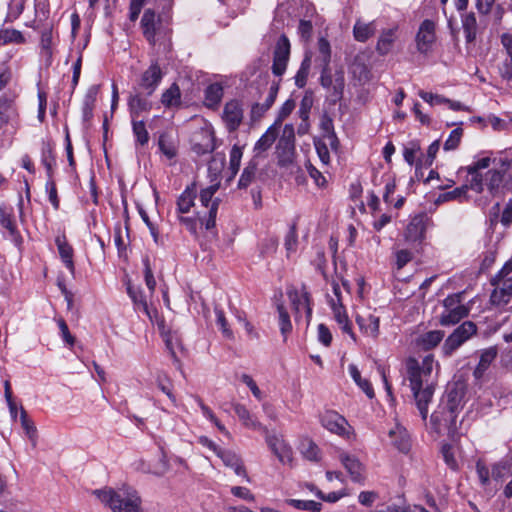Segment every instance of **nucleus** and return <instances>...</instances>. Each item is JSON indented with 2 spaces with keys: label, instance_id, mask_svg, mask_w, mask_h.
I'll use <instances>...</instances> for the list:
<instances>
[{
  "label": "nucleus",
  "instance_id": "nucleus-43",
  "mask_svg": "<svg viewBox=\"0 0 512 512\" xmlns=\"http://www.w3.org/2000/svg\"><path fill=\"white\" fill-rule=\"evenodd\" d=\"M98 94V86H91L84 99L83 103V118L84 120H89L93 116V109L96 102V97Z\"/></svg>",
  "mask_w": 512,
  "mask_h": 512
},
{
  "label": "nucleus",
  "instance_id": "nucleus-53",
  "mask_svg": "<svg viewBox=\"0 0 512 512\" xmlns=\"http://www.w3.org/2000/svg\"><path fill=\"white\" fill-rule=\"evenodd\" d=\"M287 503L296 509L312 511L321 510V503L312 500L289 499Z\"/></svg>",
  "mask_w": 512,
  "mask_h": 512
},
{
  "label": "nucleus",
  "instance_id": "nucleus-12",
  "mask_svg": "<svg viewBox=\"0 0 512 512\" xmlns=\"http://www.w3.org/2000/svg\"><path fill=\"white\" fill-rule=\"evenodd\" d=\"M164 73L157 62H153L141 75L139 88L147 96H151L160 85Z\"/></svg>",
  "mask_w": 512,
  "mask_h": 512
},
{
  "label": "nucleus",
  "instance_id": "nucleus-38",
  "mask_svg": "<svg viewBox=\"0 0 512 512\" xmlns=\"http://www.w3.org/2000/svg\"><path fill=\"white\" fill-rule=\"evenodd\" d=\"M317 48L318 56L316 57L315 62L320 67L329 66L331 61V46L329 41L324 37H320L318 39Z\"/></svg>",
  "mask_w": 512,
  "mask_h": 512
},
{
  "label": "nucleus",
  "instance_id": "nucleus-6",
  "mask_svg": "<svg viewBox=\"0 0 512 512\" xmlns=\"http://www.w3.org/2000/svg\"><path fill=\"white\" fill-rule=\"evenodd\" d=\"M322 426L344 439H350L353 435L352 427L348 421L335 411H327L321 416Z\"/></svg>",
  "mask_w": 512,
  "mask_h": 512
},
{
  "label": "nucleus",
  "instance_id": "nucleus-46",
  "mask_svg": "<svg viewBox=\"0 0 512 512\" xmlns=\"http://www.w3.org/2000/svg\"><path fill=\"white\" fill-rule=\"evenodd\" d=\"M470 189L469 182L465 185H462L461 187H457L452 191H448L445 193H442L438 196L435 203L440 204L447 201H452L455 199H460L461 197L465 196L467 193V190Z\"/></svg>",
  "mask_w": 512,
  "mask_h": 512
},
{
  "label": "nucleus",
  "instance_id": "nucleus-2",
  "mask_svg": "<svg viewBox=\"0 0 512 512\" xmlns=\"http://www.w3.org/2000/svg\"><path fill=\"white\" fill-rule=\"evenodd\" d=\"M92 494L112 512H142V500L138 492L126 484L117 489L110 487L96 489Z\"/></svg>",
  "mask_w": 512,
  "mask_h": 512
},
{
  "label": "nucleus",
  "instance_id": "nucleus-36",
  "mask_svg": "<svg viewBox=\"0 0 512 512\" xmlns=\"http://www.w3.org/2000/svg\"><path fill=\"white\" fill-rule=\"evenodd\" d=\"M223 97V87L219 83H213L205 89L204 103L209 108H216Z\"/></svg>",
  "mask_w": 512,
  "mask_h": 512
},
{
  "label": "nucleus",
  "instance_id": "nucleus-51",
  "mask_svg": "<svg viewBox=\"0 0 512 512\" xmlns=\"http://www.w3.org/2000/svg\"><path fill=\"white\" fill-rule=\"evenodd\" d=\"M24 41L23 35L20 31L15 29L0 30V45L7 43H22Z\"/></svg>",
  "mask_w": 512,
  "mask_h": 512
},
{
  "label": "nucleus",
  "instance_id": "nucleus-21",
  "mask_svg": "<svg viewBox=\"0 0 512 512\" xmlns=\"http://www.w3.org/2000/svg\"><path fill=\"white\" fill-rule=\"evenodd\" d=\"M140 24L144 37L151 45H154L156 42L157 26L160 24V20L156 17L155 12L151 9L145 10Z\"/></svg>",
  "mask_w": 512,
  "mask_h": 512
},
{
  "label": "nucleus",
  "instance_id": "nucleus-16",
  "mask_svg": "<svg viewBox=\"0 0 512 512\" xmlns=\"http://www.w3.org/2000/svg\"><path fill=\"white\" fill-rule=\"evenodd\" d=\"M493 290L490 295V304L495 307H503L512 299V278H506L504 281H497L491 284Z\"/></svg>",
  "mask_w": 512,
  "mask_h": 512
},
{
  "label": "nucleus",
  "instance_id": "nucleus-42",
  "mask_svg": "<svg viewBox=\"0 0 512 512\" xmlns=\"http://www.w3.org/2000/svg\"><path fill=\"white\" fill-rule=\"evenodd\" d=\"M395 33L396 29H388L381 33L377 43V51L381 55H386L390 52L396 38Z\"/></svg>",
  "mask_w": 512,
  "mask_h": 512
},
{
  "label": "nucleus",
  "instance_id": "nucleus-33",
  "mask_svg": "<svg viewBox=\"0 0 512 512\" xmlns=\"http://www.w3.org/2000/svg\"><path fill=\"white\" fill-rule=\"evenodd\" d=\"M491 475L494 480L499 482H505L512 478V456L495 464Z\"/></svg>",
  "mask_w": 512,
  "mask_h": 512
},
{
  "label": "nucleus",
  "instance_id": "nucleus-56",
  "mask_svg": "<svg viewBox=\"0 0 512 512\" xmlns=\"http://www.w3.org/2000/svg\"><path fill=\"white\" fill-rule=\"evenodd\" d=\"M463 135V130L459 127L453 129L444 143V150H454L460 144L461 138Z\"/></svg>",
  "mask_w": 512,
  "mask_h": 512
},
{
  "label": "nucleus",
  "instance_id": "nucleus-50",
  "mask_svg": "<svg viewBox=\"0 0 512 512\" xmlns=\"http://www.w3.org/2000/svg\"><path fill=\"white\" fill-rule=\"evenodd\" d=\"M345 87V78L343 71H336L333 77V83L331 86V93L336 99H341Z\"/></svg>",
  "mask_w": 512,
  "mask_h": 512
},
{
  "label": "nucleus",
  "instance_id": "nucleus-3",
  "mask_svg": "<svg viewBox=\"0 0 512 512\" xmlns=\"http://www.w3.org/2000/svg\"><path fill=\"white\" fill-rule=\"evenodd\" d=\"M469 313V309L462 303V293L448 295L443 300V311L439 316L442 326H452L460 322Z\"/></svg>",
  "mask_w": 512,
  "mask_h": 512
},
{
  "label": "nucleus",
  "instance_id": "nucleus-4",
  "mask_svg": "<svg viewBox=\"0 0 512 512\" xmlns=\"http://www.w3.org/2000/svg\"><path fill=\"white\" fill-rule=\"evenodd\" d=\"M333 297H328V303L334 315V319L338 323L340 329L347 333L354 341L356 336L352 331V324L348 318L345 307L342 303L341 289L338 283H332Z\"/></svg>",
  "mask_w": 512,
  "mask_h": 512
},
{
  "label": "nucleus",
  "instance_id": "nucleus-34",
  "mask_svg": "<svg viewBox=\"0 0 512 512\" xmlns=\"http://www.w3.org/2000/svg\"><path fill=\"white\" fill-rule=\"evenodd\" d=\"M161 103L165 108H173L181 105V92L176 83H173L162 93Z\"/></svg>",
  "mask_w": 512,
  "mask_h": 512
},
{
  "label": "nucleus",
  "instance_id": "nucleus-8",
  "mask_svg": "<svg viewBox=\"0 0 512 512\" xmlns=\"http://www.w3.org/2000/svg\"><path fill=\"white\" fill-rule=\"evenodd\" d=\"M287 296L293 307L295 319L298 320L301 316V312L305 311L307 322L309 323L312 315V307L310 294L306 291V288L303 286L301 291H299L291 287L287 290Z\"/></svg>",
  "mask_w": 512,
  "mask_h": 512
},
{
  "label": "nucleus",
  "instance_id": "nucleus-35",
  "mask_svg": "<svg viewBox=\"0 0 512 512\" xmlns=\"http://www.w3.org/2000/svg\"><path fill=\"white\" fill-rule=\"evenodd\" d=\"M258 159L253 157L247 166L244 168L240 179L238 181L239 188H247L250 184L254 182L256 179L257 171H258Z\"/></svg>",
  "mask_w": 512,
  "mask_h": 512
},
{
  "label": "nucleus",
  "instance_id": "nucleus-1",
  "mask_svg": "<svg viewBox=\"0 0 512 512\" xmlns=\"http://www.w3.org/2000/svg\"><path fill=\"white\" fill-rule=\"evenodd\" d=\"M433 363L434 359L432 355L425 356L421 363L415 358H409L406 362L410 387L423 420L427 418L428 404L434 393V387L432 383L429 382V377L433 370Z\"/></svg>",
  "mask_w": 512,
  "mask_h": 512
},
{
  "label": "nucleus",
  "instance_id": "nucleus-15",
  "mask_svg": "<svg viewBox=\"0 0 512 512\" xmlns=\"http://www.w3.org/2000/svg\"><path fill=\"white\" fill-rule=\"evenodd\" d=\"M222 119L229 132L236 131L243 120V108L238 100H231L224 106Z\"/></svg>",
  "mask_w": 512,
  "mask_h": 512
},
{
  "label": "nucleus",
  "instance_id": "nucleus-48",
  "mask_svg": "<svg viewBox=\"0 0 512 512\" xmlns=\"http://www.w3.org/2000/svg\"><path fill=\"white\" fill-rule=\"evenodd\" d=\"M132 128L133 133L136 137V141L140 145H145L149 141V134L146 129L144 121H137L136 119H132Z\"/></svg>",
  "mask_w": 512,
  "mask_h": 512
},
{
  "label": "nucleus",
  "instance_id": "nucleus-49",
  "mask_svg": "<svg viewBox=\"0 0 512 512\" xmlns=\"http://www.w3.org/2000/svg\"><path fill=\"white\" fill-rule=\"evenodd\" d=\"M20 420H21L23 429L25 430L27 436L29 437V439L31 441V445L36 446V441H35V436L37 433L36 427L28 419L27 413L22 406L20 407Z\"/></svg>",
  "mask_w": 512,
  "mask_h": 512
},
{
  "label": "nucleus",
  "instance_id": "nucleus-13",
  "mask_svg": "<svg viewBox=\"0 0 512 512\" xmlns=\"http://www.w3.org/2000/svg\"><path fill=\"white\" fill-rule=\"evenodd\" d=\"M491 158L482 157L474 161L471 165L467 166L466 170L470 178L468 179L469 187L471 190L482 193L484 191L483 174L482 170L490 166Z\"/></svg>",
  "mask_w": 512,
  "mask_h": 512
},
{
  "label": "nucleus",
  "instance_id": "nucleus-11",
  "mask_svg": "<svg viewBox=\"0 0 512 512\" xmlns=\"http://www.w3.org/2000/svg\"><path fill=\"white\" fill-rule=\"evenodd\" d=\"M483 184L492 197H500L510 189L509 183L505 180V173L496 169H490L485 173Z\"/></svg>",
  "mask_w": 512,
  "mask_h": 512
},
{
  "label": "nucleus",
  "instance_id": "nucleus-63",
  "mask_svg": "<svg viewBox=\"0 0 512 512\" xmlns=\"http://www.w3.org/2000/svg\"><path fill=\"white\" fill-rule=\"evenodd\" d=\"M378 498L379 494L376 491H362L358 495L359 503L365 507H371Z\"/></svg>",
  "mask_w": 512,
  "mask_h": 512
},
{
  "label": "nucleus",
  "instance_id": "nucleus-40",
  "mask_svg": "<svg viewBox=\"0 0 512 512\" xmlns=\"http://www.w3.org/2000/svg\"><path fill=\"white\" fill-rule=\"evenodd\" d=\"M234 412L238 416L239 420L246 427L258 429L261 427V424L257 421V419L249 412V410L242 404L234 405Z\"/></svg>",
  "mask_w": 512,
  "mask_h": 512
},
{
  "label": "nucleus",
  "instance_id": "nucleus-9",
  "mask_svg": "<svg viewBox=\"0 0 512 512\" xmlns=\"http://www.w3.org/2000/svg\"><path fill=\"white\" fill-rule=\"evenodd\" d=\"M290 56V42L286 35H281L276 42L273 55L272 72L276 76H282L287 68Z\"/></svg>",
  "mask_w": 512,
  "mask_h": 512
},
{
  "label": "nucleus",
  "instance_id": "nucleus-27",
  "mask_svg": "<svg viewBox=\"0 0 512 512\" xmlns=\"http://www.w3.org/2000/svg\"><path fill=\"white\" fill-rule=\"evenodd\" d=\"M381 182L385 184V191L383 193V200L388 205H393L395 208H400L404 204V197L399 196L395 202H393L392 195L396 189L395 178L390 174H384L381 177Z\"/></svg>",
  "mask_w": 512,
  "mask_h": 512
},
{
  "label": "nucleus",
  "instance_id": "nucleus-32",
  "mask_svg": "<svg viewBox=\"0 0 512 512\" xmlns=\"http://www.w3.org/2000/svg\"><path fill=\"white\" fill-rule=\"evenodd\" d=\"M348 371L357 386L366 394L370 399L374 398L375 393L372 384L368 379L362 378L358 367L355 364L348 366Z\"/></svg>",
  "mask_w": 512,
  "mask_h": 512
},
{
  "label": "nucleus",
  "instance_id": "nucleus-5",
  "mask_svg": "<svg viewBox=\"0 0 512 512\" xmlns=\"http://www.w3.org/2000/svg\"><path fill=\"white\" fill-rule=\"evenodd\" d=\"M477 331L475 323L472 321H465L457 327L445 340L442 351L446 356H450L456 351L464 342H466Z\"/></svg>",
  "mask_w": 512,
  "mask_h": 512
},
{
  "label": "nucleus",
  "instance_id": "nucleus-22",
  "mask_svg": "<svg viewBox=\"0 0 512 512\" xmlns=\"http://www.w3.org/2000/svg\"><path fill=\"white\" fill-rule=\"evenodd\" d=\"M139 469L145 473H151L156 476L164 475L169 469L167 455L164 450L158 452L156 459L147 462L142 461Z\"/></svg>",
  "mask_w": 512,
  "mask_h": 512
},
{
  "label": "nucleus",
  "instance_id": "nucleus-44",
  "mask_svg": "<svg viewBox=\"0 0 512 512\" xmlns=\"http://www.w3.org/2000/svg\"><path fill=\"white\" fill-rule=\"evenodd\" d=\"M277 311L279 314L278 323L280 327V332L284 337V340H286L287 336L292 331V323L290 320V316L283 304L277 305Z\"/></svg>",
  "mask_w": 512,
  "mask_h": 512
},
{
  "label": "nucleus",
  "instance_id": "nucleus-28",
  "mask_svg": "<svg viewBox=\"0 0 512 512\" xmlns=\"http://www.w3.org/2000/svg\"><path fill=\"white\" fill-rule=\"evenodd\" d=\"M54 37L52 28H45L41 32L40 48L41 56L45 59L47 64H51L54 54Z\"/></svg>",
  "mask_w": 512,
  "mask_h": 512
},
{
  "label": "nucleus",
  "instance_id": "nucleus-24",
  "mask_svg": "<svg viewBox=\"0 0 512 512\" xmlns=\"http://www.w3.org/2000/svg\"><path fill=\"white\" fill-rule=\"evenodd\" d=\"M55 243L64 265L73 274L75 271V267L73 262L72 246L67 242L65 235H58L55 239Z\"/></svg>",
  "mask_w": 512,
  "mask_h": 512
},
{
  "label": "nucleus",
  "instance_id": "nucleus-52",
  "mask_svg": "<svg viewBox=\"0 0 512 512\" xmlns=\"http://www.w3.org/2000/svg\"><path fill=\"white\" fill-rule=\"evenodd\" d=\"M0 224L7 230L10 236L14 237L17 232V227L11 214L5 209H0Z\"/></svg>",
  "mask_w": 512,
  "mask_h": 512
},
{
  "label": "nucleus",
  "instance_id": "nucleus-20",
  "mask_svg": "<svg viewBox=\"0 0 512 512\" xmlns=\"http://www.w3.org/2000/svg\"><path fill=\"white\" fill-rule=\"evenodd\" d=\"M145 93L137 92L131 94L128 99V107L132 119H137L142 113L149 112L152 108V103Z\"/></svg>",
  "mask_w": 512,
  "mask_h": 512
},
{
  "label": "nucleus",
  "instance_id": "nucleus-59",
  "mask_svg": "<svg viewBox=\"0 0 512 512\" xmlns=\"http://www.w3.org/2000/svg\"><path fill=\"white\" fill-rule=\"evenodd\" d=\"M159 148L161 152L168 158L172 159L176 156L177 150L175 145L167 139L166 136L161 135L159 138Z\"/></svg>",
  "mask_w": 512,
  "mask_h": 512
},
{
  "label": "nucleus",
  "instance_id": "nucleus-17",
  "mask_svg": "<svg viewBox=\"0 0 512 512\" xmlns=\"http://www.w3.org/2000/svg\"><path fill=\"white\" fill-rule=\"evenodd\" d=\"M435 41V23L432 20H424L416 35L417 49L420 53L426 54L431 50Z\"/></svg>",
  "mask_w": 512,
  "mask_h": 512
},
{
  "label": "nucleus",
  "instance_id": "nucleus-58",
  "mask_svg": "<svg viewBox=\"0 0 512 512\" xmlns=\"http://www.w3.org/2000/svg\"><path fill=\"white\" fill-rule=\"evenodd\" d=\"M143 265H144V279L147 288L151 293H154L156 288V281L152 272V268L150 265V260L148 257L143 259Z\"/></svg>",
  "mask_w": 512,
  "mask_h": 512
},
{
  "label": "nucleus",
  "instance_id": "nucleus-10",
  "mask_svg": "<svg viewBox=\"0 0 512 512\" xmlns=\"http://www.w3.org/2000/svg\"><path fill=\"white\" fill-rule=\"evenodd\" d=\"M313 143L317 155L323 165H329L330 163V153L328 146L335 153H338L340 148V141L335 132L329 134H321V137L314 138Z\"/></svg>",
  "mask_w": 512,
  "mask_h": 512
},
{
  "label": "nucleus",
  "instance_id": "nucleus-60",
  "mask_svg": "<svg viewBox=\"0 0 512 512\" xmlns=\"http://www.w3.org/2000/svg\"><path fill=\"white\" fill-rule=\"evenodd\" d=\"M242 149L238 146H233L230 151L229 168L233 174H236L240 168Z\"/></svg>",
  "mask_w": 512,
  "mask_h": 512
},
{
  "label": "nucleus",
  "instance_id": "nucleus-19",
  "mask_svg": "<svg viewBox=\"0 0 512 512\" xmlns=\"http://www.w3.org/2000/svg\"><path fill=\"white\" fill-rule=\"evenodd\" d=\"M217 452V456L222 460L223 464L231 468L236 475L242 476L246 479L247 482L250 481L249 477L246 474V470L244 468L242 460L237 456L234 450H215Z\"/></svg>",
  "mask_w": 512,
  "mask_h": 512
},
{
  "label": "nucleus",
  "instance_id": "nucleus-7",
  "mask_svg": "<svg viewBox=\"0 0 512 512\" xmlns=\"http://www.w3.org/2000/svg\"><path fill=\"white\" fill-rule=\"evenodd\" d=\"M456 417V406L447 403L432 413L430 422L434 430L440 433L443 429L450 431L456 424Z\"/></svg>",
  "mask_w": 512,
  "mask_h": 512
},
{
  "label": "nucleus",
  "instance_id": "nucleus-18",
  "mask_svg": "<svg viewBox=\"0 0 512 512\" xmlns=\"http://www.w3.org/2000/svg\"><path fill=\"white\" fill-rule=\"evenodd\" d=\"M340 460L349 473L352 481L363 484L365 481V468L363 464L357 458L348 453L341 454Z\"/></svg>",
  "mask_w": 512,
  "mask_h": 512
},
{
  "label": "nucleus",
  "instance_id": "nucleus-25",
  "mask_svg": "<svg viewBox=\"0 0 512 512\" xmlns=\"http://www.w3.org/2000/svg\"><path fill=\"white\" fill-rule=\"evenodd\" d=\"M278 137V127L276 125L270 126L266 132L260 137L254 146L256 159L265 151H267L275 142Z\"/></svg>",
  "mask_w": 512,
  "mask_h": 512
},
{
  "label": "nucleus",
  "instance_id": "nucleus-31",
  "mask_svg": "<svg viewBox=\"0 0 512 512\" xmlns=\"http://www.w3.org/2000/svg\"><path fill=\"white\" fill-rule=\"evenodd\" d=\"M376 23L371 21L365 23L361 20H357L353 27L354 38L359 42L367 41L376 32Z\"/></svg>",
  "mask_w": 512,
  "mask_h": 512
},
{
  "label": "nucleus",
  "instance_id": "nucleus-54",
  "mask_svg": "<svg viewBox=\"0 0 512 512\" xmlns=\"http://www.w3.org/2000/svg\"><path fill=\"white\" fill-rule=\"evenodd\" d=\"M214 312L216 315V323L220 327L223 335L227 338H232L233 333L232 330L229 328L224 312L219 308V306H215Z\"/></svg>",
  "mask_w": 512,
  "mask_h": 512
},
{
  "label": "nucleus",
  "instance_id": "nucleus-37",
  "mask_svg": "<svg viewBox=\"0 0 512 512\" xmlns=\"http://www.w3.org/2000/svg\"><path fill=\"white\" fill-rule=\"evenodd\" d=\"M444 338V332L441 330H432L424 333L418 339V344L424 350H430L436 347Z\"/></svg>",
  "mask_w": 512,
  "mask_h": 512
},
{
  "label": "nucleus",
  "instance_id": "nucleus-62",
  "mask_svg": "<svg viewBox=\"0 0 512 512\" xmlns=\"http://www.w3.org/2000/svg\"><path fill=\"white\" fill-rule=\"evenodd\" d=\"M230 492L235 497H238V498L243 499L245 501H248V502H254L255 501L254 494L248 488H246V487L233 486V487H231Z\"/></svg>",
  "mask_w": 512,
  "mask_h": 512
},
{
  "label": "nucleus",
  "instance_id": "nucleus-47",
  "mask_svg": "<svg viewBox=\"0 0 512 512\" xmlns=\"http://www.w3.org/2000/svg\"><path fill=\"white\" fill-rule=\"evenodd\" d=\"M284 147L289 152L294 150V127L291 124H286L283 128V134L278 142V148Z\"/></svg>",
  "mask_w": 512,
  "mask_h": 512
},
{
  "label": "nucleus",
  "instance_id": "nucleus-23",
  "mask_svg": "<svg viewBox=\"0 0 512 512\" xmlns=\"http://www.w3.org/2000/svg\"><path fill=\"white\" fill-rule=\"evenodd\" d=\"M356 323L360 331L373 339H377L380 333V319L379 317L369 314L367 316L357 315Z\"/></svg>",
  "mask_w": 512,
  "mask_h": 512
},
{
  "label": "nucleus",
  "instance_id": "nucleus-41",
  "mask_svg": "<svg viewBox=\"0 0 512 512\" xmlns=\"http://www.w3.org/2000/svg\"><path fill=\"white\" fill-rule=\"evenodd\" d=\"M462 27L465 34V39L468 43L476 39L477 34V21L473 13L465 14L462 17Z\"/></svg>",
  "mask_w": 512,
  "mask_h": 512
},
{
  "label": "nucleus",
  "instance_id": "nucleus-14",
  "mask_svg": "<svg viewBox=\"0 0 512 512\" xmlns=\"http://www.w3.org/2000/svg\"><path fill=\"white\" fill-rule=\"evenodd\" d=\"M429 223L430 219L424 213L412 217L405 229L404 236L406 241L410 243L422 241Z\"/></svg>",
  "mask_w": 512,
  "mask_h": 512
},
{
  "label": "nucleus",
  "instance_id": "nucleus-26",
  "mask_svg": "<svg viewBox=\"0 0 512 512\" xmlns=\"http://www.w3.org/2000/svg\"><path fill=\"white\" fill-rule=\"evenodd\" d=\"M196 195L197 188L195 184H191L185 188L177 199L178 214H185L190 211L191 207L194 206Z\"/></svg>",
  "mask_w": 512,
  "mask_h": 512
},
{
  "label": "nucleus",
  "instance_id": "nucleus-57",
  "mask_svg": "<svg viewBox=\"0 0 512 512\" xmlns=\"http://www.w3.org/2000/svg\"><path fill=\"white\" fill-rule=\"evenodd\" d=\"M218 190V185H211L205 189H202L200 192L199 200L202 204V206L206 208H210L212 203L215 201L213 200V196Z\"/></svg>",
  "mask_w": 512,
  "mask_h": 512
},
{
  "label": "nucleus",
  "instance_id": "nucleus-29",
  "mask_svg": "<svg viewBox=\"0 0 512 512\" xmlns=\"http://www.w3.org/2000/svg\"><path fill=\"white\" fill-rule=\"evenodd\" d=\"M496 356L497 349L495 347H489L481 352L479 363L473 372L476 379L483 377L491 363L495 360Z\"/></svg>",
  "mask_w": 512,
  "mask_h": 512
},
{
  "label": "nucleus",
  "instance_id": "nucleus-61",
  "mask_svg": "<svg viewBox=\"0 0 512 512\" xmlns=\"http://www.w3.org/2000/svg\"><path fill=\"white\" fill-rule=\"evenodd\" d=\"M418 95L431 106L446 104V102H449V99L445 98L444 96L433 94L423 90H420L418 92Z\"/></svg>",
  "mask_w": 512,
  "mask_h": 512
},
{
  "label": "nucleus",
  "instance_id": "nucleus-39",
  "mask_svg": "<svg viewBox=\"0 0 512 512\" xmlns=\"http://www.w3.org/2000/svg\"><path fill=\"white\" fill-rule=\"evenodd\" d=\"M127 293L132 299L135 309L138 311H143L147 316L151 317L147 301L141 289L132 285H128Z\"/></svg>",
  "mask_w": 512,
  "mask_h": 512
},
{
  "label": "nucleus",
  "instance_id": "nucleus-45",
  "mask_svg": "<svg viewBox=\"0 0 512 512\" xmlns=\"http://www.w3.org/2000/svg\"><path fill=\"white\" fill-rule=\"evenodd\" d=\"M311 67V56L306 54L304 57L299 70L295 75V84L298 88H303L307 83V78L309 75Z\"/></svg>",
  "mask_w": 512,
  "mask_h": 512
},
{
  "label": "nucleus",
  "instance_id": "nucleus-55",
  "mask_svg": "<svg viewBox=\"0 0 512 512\" xmlns=\"http://www.w3.org/2000/svg\"><path fill=\"white\" fill-rule=\"evenodd\" d=\"M218 206L219 200L215 199V201L212 203L211 207L208 210V216L203 219L200 218L201 224L205 226L206 230H210L215 227Z\"/></svg>",
  "mask_w": 512,
  "mask_h": 512
},
{
  "label": "nucleus",
  "instance_id": "nucleus-64",
  "mask_svg": "<svg viewBox=\"0 0 512 512\" xmlns=\"http://www.w3.org/2000/svg\"><path fill=\"white\" fill-rule=\"evenodd\" d=\"M512 273V260H508L502 267V269L494 275L491 280L490 284H495L497 281H504L506 278H512L510 274Z\"/></svg>",
  "mask_w": 512,
  "mask_h": 512
},
{
  "label": "nucleus",
  "instance_id": "nucleus-30",
  "mask_svg": "<svg viewBox=\"0 0 512 512\" xmlns=\"http://www.w3.org/2000/svg\"><path fill=\"white\" fill-rule=\"evenodd\" d=\"M388 444L396 448H407L410 446V436L407 430L399 425L391 429L388 433Z\"/></svg>",
  "mask_w": 512,
  "mask_h": 512
}]
</instances>
